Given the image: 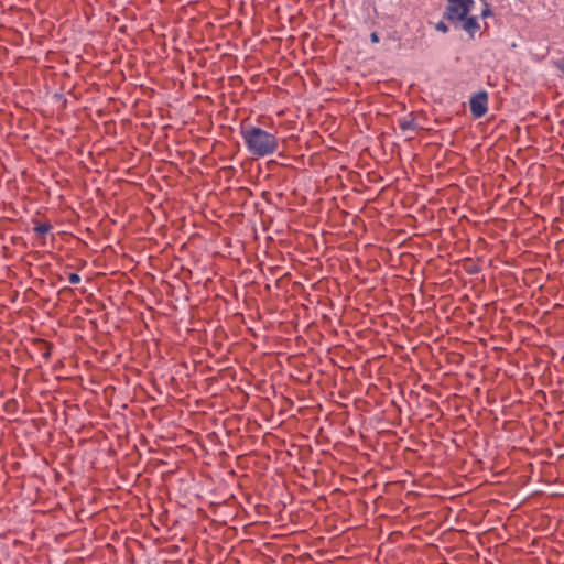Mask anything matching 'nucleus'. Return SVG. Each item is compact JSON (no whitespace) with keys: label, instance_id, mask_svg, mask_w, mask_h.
<instances>
[{"label":"nucleus","instance_id":"12","mask_svg":"<svg viewBox=\"0 0 564 564\" xmlns=\"http://www.w3.org/2000/svg\"><path fill=\"white\" fill-rule=\"evenodd\" d=\"M370 41H371L372 43H379V41H380L379 34H378L377 32H372V33L370 34Z\"/></svg>","mask_w":564,"mask_h":564},{"label":"nucleus","instance_id":"10","mask_svg":"<svg viewBox=\"0 0 564 564\" xmlns=\"http://www.w3.org/2000/svg\"><path fill=\"white\" fill-rule=\"evenodd\" d=\"M490 15H492V11H491L489 4L486 3L484 9L481 10V17L482 18H487V17H490Z\"/></svg>","mask_w":564,"mask_h":564},{"label":"nucleus","instance_id":"6","mask_svg":"<svg viewBox=\"0 0 564 564\" xmlns=\"http://www.w3.org/2000/svg\"><path fill=\"white\" fill-rule=\"evenodd\" d=\"M399 128L402 131H414L417 128L414 117L412 113L405 116L399 120Z\"/></svg>","mask_w":564,"mask_h":564},{"label":"nucleus","instance_id":"7","mask_svg":"<svg viewBox=\"0 0 564 564\" xmlns=\"http://www.w3.org/2000/svg\"><path fill=\"white\" fill-rule=\"evenodd\" d=\"M52 350H53V345H52L51 343H45V348H44V350L42 351V356H43L45 359L51 358V356H52Z\"/></svg>","mask_w":564,"mask_h":564},{"label":"nucleus","instance_id":"1","mask_svg":"<svg viewBox=\"0 0 564 564\" xmlns=\"http://www.w3.org/2000/svg\"><path fill=\"white\" fill-rule=\"evenodd\" d=\"M240 134L248 152L258 158H264L276 152L279 141L275 134L270 133L260 127L242 124Z\"/></svg>","mask_w":564,"mask_h":564},{"label":"nucleus","instance_id":"2","mask_svg":"<svg viewBox=\"0 0 564 564\" xmlns=\"http://www.w3.org/2000/svg\"><path fill=\"white\" fill-rule=\"evenodd\" d=\"M474 3V0H447L443 19L451 22L463 21L471 11Z\"/></svg>","mask_w":564,"mask_h":564},{"label":"nucleus","instance_id":"5","mask_svg":"<svg viewBox=\"0 0 564 564\" xmlns=\"http://www.w3.org/2000/svg\"><path fill=\"white\" fill-rule=\"evenodd\" d=\"M33 224H34V232L36 234L37 237L40 238H45V236L52 230V225L51 223L48 221H40V220H36L34 219L33 220Z\"/></svg>","mask_w":564,"mask_h":564},{"label":"nucleus","instance_id":"9","mask_svg":"<svg viewBox=\"0 0 564 564\" xmlns=\"http://www.w3.org/2000/svg\"><path fill=\"white\" fill-rule=\"evenodd\" d=\"M68 281L72 283V284H77L80 282V276L77 274V273H69L68 275Z\"/></svg>","mask_w":564,"mask_h":564},{"label":"nucleus","instance_id":"4","mask_svg":"<svg viewBox=\"0 0 564 564\" xmlns=\"http://www.w3.org/2000/svg\"><path fill=\"white\" fill-rule=\"evenodd\" d=\"M462 22L463 29L469 34L470 39H474L475 33L480 30V24L478 23L477 18L474 15H467Z\"/></svg>","mask_w":564,"mask_h":564},{"label":"nucleus","instance_id":"3","mask_svg":"<svg viewBox=\"0 0 564 564\" xmlns=\"http://www.w3.org/2000/svg\"><path fill=\"white\" fill-rule=\"evenodd\" d=\"M469 108L474 118L484 117L488 111V94L485 90L474 94L469 100Z\"/></svg>","mask_w":564,"mask_h":564},{"label":"nucleus","instance_id":"11","mask_svg":"<svg viewBox=\"0 0 564 564\" xmlns=\"http://www.w3.org/2000/svg\"><path fill=\"white\" fill-rule=\"evenodd\" d=\"M554 66L564 74V59L555 61Z\"/></svg>","mask_w":564,"mask_h":564},{"label":"nucleus","instance_id":"8","mask_svg":"<svg viewBox=\"0 0 564 564\" xmlns=\"http://www.w3.org/2000/svg\"><path fill=\"white\" fill-rule=\"evenodd\" d=\"M435 30L442 33H447L449 28L444 21H440L438 23L435 24Z\"/></svg>","mask_w":564,"mask_h":564}]
</instances>
